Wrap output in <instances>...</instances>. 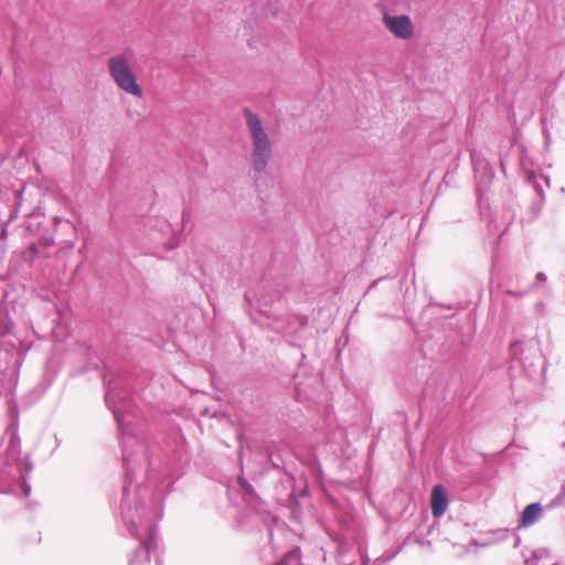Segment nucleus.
I'll return each mask as SVG.
<instances>
[{
	"mask_svg": "<svg viewBox=\"0 0 565 565\" xmlns=\"http://www.w3.org/2000/svg\"><path fill=\"white\" fill-rule=\"evenodd\" d=\"M238 483L246 492L250 493L253 491L252 486L243 477H238Z\"/></svg>",
	"mask_w": 565,
	"mask_h": 565,
	"instance_id": "obj_6",
	"label": "nucleus"
},
{
	"mask_svg": "<svg viewBox=\"0 0 565 565\" xmlns=\"http://www.w3.org/2000/svg\"><path fill=\"white\" fill-rule=\"evenodd\" d=\"M542 513V508L539 503L529 504L522 512L520 519V526L529 527L533 525Z\"/></svg>",
	"mask_w": 565,
	"mask_h": 565,
	"instance_id": "obj_5",
	"label": "nucleus"
},
{
	"mask_svg": "<svg viewBox=\"0 0 565 565\" xmlns=\"http://www.w3.org/2000/svg\"><path fill=\"white\" fill-rule=\"evenodd\" d=\"M431 514L434 518H440L447 510V491L441 484H437L431 490L430 497Z\"/></svg>",
	"mask_w": 565,
	"mask_h": 565,
	"instance_id": "obj_4",
	"label": "nucleus"
},
{
	"mask_svg": "<svg viewBox=\"0 0 565 565\" xmlns=\"http://www.w3.org/2000/svg\"><path fill=\"white\" fill-rule=\"evenodd\" d=\"M134 54L130 51H125L113 55L107 61L109 75L116 86L126 94L141 99L143 97V89L138 83L137 74L132 67Z\"/></svg>",
	"mask_w": 565,
	"mask_h": 565,
	"instance_id": "obj_1",
	"label": "nucleus"
},
{
	"mask_svg": "<svg viewBox=\"0 0 565 565\" xmlns=\"http://www.w3.org/2000/svg\"><path fill=\"white\" fill-rule=\"evenodd\" d=\"M276 565H281V564H276Z\"/></svg>",
	"mask_w": 565,
	"mask_h": 565,
	"instance_id": "obj_7",
	"label": "nucleus"
},
{
	"mask_svg": "<svg viewBox=\"0 0 565 565\" xmlns=\"http://www.w3.org/2000/svg\"><path fill=\"white\" fill-rule=\"evenodd\" d=\"M386 29L399 39H409L413 35V23L407 15H390L383 17Z\"/></svg>",
	"mask_w": 565,
	"mask_h": 565,
	"instance_id": "obj_3",
	"label": "nucleus"
},
{
	"mask_svg": "<svg viewBox=\"0 0 565 565\" xmlns=\"http://www.w3.org/2000/svg\"><path fill=\"white\" fill-rule=\"evenodd\" d=\"M244 115L253 141V166L256 171L260 172L265 170L271 156V145L267 132L262 126L259 117L247 109Z\"/></svg>",
	"mask_w": 565,
	"mask_h": 565,
	"instance_id": "obj_2",
	"label": "nucleus"
}]
</instances>
